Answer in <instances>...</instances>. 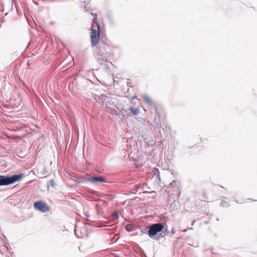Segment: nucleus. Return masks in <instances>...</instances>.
I'll return each mask as SVG.
<instances>
[{
    "label": "nucleus",
    "mask_w": 257,
    "mask_h": 257,
    "mask_svg": "<svg viewBox=\"0 0 257 257\" xmlns=\"http://www.w3.org/2000/svg\"><path fill=\"white\" fill-rule=\"evenodd\" d=\"M93 17V24L91 28V42L92 47L96 46L99 41L100 27L97 23V15L96 14L91 13Z\"/></svg>",
    "instance_id": "obj_1"
},
{
    "label": "nucleus",
    "mask_w": 257,
    "mask_h": 257,
    "mask_svg": "<svg viewBox=\"0 0 257 257\" xmlns=\"http://www.w3.org/2000/svg\"><path fill=\"white\" fill-rule=\"evenodd\" d=\"M24 174H15L12 176L0 175V186H6L19 181L23 177Z\"/></svg>",
    "instance_id": "obj_2"
},
{
    "label": "nucleus",
    "mask_w": 257,
    "mask_h": 257,
    "mask_svg": "<svg viewBox=\"0 0 257 257\" xmlns=\"http://www.w3.org/2000/svg\"><path fill=\"white\" fill-rule=\"evenodd\" d=\"M164 228L162 223H157L152 224L148 231V234L151 238L155 236L158 232L162 231Z\"/></svg>",
    "instance_id": "obj_3"
},
{
    "label": "nucleus",
    "mask_w": 257,
    "mask_h": 257,
    "mask_svg": "<svg viewBox=\"0 0 257 257\" xmlns=\"http://www.w3.org/2000/svg\"><path fill=\"white\" fill-rule=\"evenodd\" d=\"M34 206L36 209L42 212H46L50 210V207L48 205L41 201L35 202Z\"/></svg>",
    "instance_id": "obj_4"
},
{
    "label": "nucleus",
    "mask_w": 257,
    "mask_h": 257,
    "mask_svg": "<svg viewBox=\"0 0 257 257\" xmlns=\"http://www.w3.org/2000/svg\"><path fill=\"white\" fill-rule=\"evenodd\" d=\"M90 182L93 183H95L96 182L102 183V182H105V179L102 177H100V176L93 177H92L90 178H88L87 179H86V180L85 181H84V182Z\"/></svg>",
    "instance_id": "obj_5"
},
{
    "label": "nucleus",
    "mask_w": 257,
    "mask_h": 257,
    "mask_svg": "<svg viewBox=\"0 0 257 257\" xmlns=\"http://www.w3.org/2000/svg\"><path fill=\"white\" fill-rule=\"evenodd\" d=\"M101 56L100 54L97 55V62L99 64L103 65L105 64V63L106 62V59L105 58H101Z\"/></svg>",
    "instance_id": "obj_6"
},
{
    "label": "nucleus",
    "mask_w": 257,
    "mask_h": 257,
    "mask_svg": "<svg viewBox=\"0 0 257 257\" xmlns=\"http://www.w3.org/2000/svg\"><path fill=\"white\" fill-rule=\"evenodd\" d=\"M153 173H154V176H156V178L158 179V180L160 181L161 177H160V172H159V169L158 168H154Z\"/></svg>",
    "instance_id": "obj_7"
},
{
    "label": "nucleus",
    "mask_w": 257,
    "mask_h": 257,
    "mask_svg": "<svg viewBox=\"0 0 257 257\" xmlns=\"http://www.w3.org/2000/svg\"><path fill=\"white\" fill-rule=\"evenodd\" d=\"M143 98L148 105H152L153 102H152L151 99L148 95H144Z\"/></svg>",
    "instance_id": "obj_8"
},
{
    "label": "nucleus",
    "mask_w": 257,
    "mask_h": 257,
    "mask_svg": "<svg viewBox=\"0 0 257 257\" xmlns=\"http://www.w3.org/2000/svg\"><path fill=\"white\" fill-rule=\"evenodd\" d=\"M107 112L112 114V115H114L116 114V111L110 107H108L106 110Z\"/></svg>",
    "instance_id": "obj_9"
},
{
    "label": "nucleus",
    "mask_w": 257,
    "mask_h": 257,
    "mask_svg": "<svg viewBox=\"0 0 257 257\" xmlns=\"http://www.w3.org/2000/svg\"><path fill=\"white\" fill-rule=\"evenodd\" d=\"M125 229L127 231L131 232L134 229V227L131 224H127L125 226Z\"/></svg>",
    "instance_id": "obj_10"
},
{
    "label": "nucleus",
    "mask_w": 257,
    "mask_h": 257,
    "mask_svg": "<svg viewBox=\"0 0 257 257\" xmlns=\"http://www.w3.org/2000/svg\"><path fill=\"white\" fill-rule=\"evenodd\" d=\"M220 205L222 207H227L229 206V203L225 200H222Z\"/></svg>",
    "instance_id": "obj_11"
},
{
    "label": "nucleus",
    "mask_w": 257,
    "mask_h": 257,
    "mask_svg": "<svg viewBox=\"0 0 257 257\" xmlns=\"http://www.w3.org/2000/svg\"><path fill=\"white\" fill-rule=\"evenodd\" d=\"M131 112L134 113V115H137L139 113V110L138 108L134 107L131 108Z\"/></svg>",
    "instance_id": "obj_12"
},
{
    "label": "nucleus",
    "mask_w": 257,
    "mask_h": 257,
    "mask_svg": "<svg viewBox=\"0 0 257 257\" xmlns=\"http://www.w3.org/2000/svg\"><path fill=\"white\" fill-rule=\"evenodd\" d=\"M119 215L118 212H115L112 215V218L113 220L114 219H117L119 218Z\"/></svg>",
    "instance_id": "obj_13"
},
{
    "label": "nucleus",
    "mask_w": 257,
    "mask_h": 257,
    "mask_svg": "<svg viewBox=\"0 0 257 257\" xmlns=\"http://www.w3.org/2000/svg\"><path fill=\"white\" fill-rule=\"evenodd\" d=\"M146 186V185H145V184H140L137 185H136V187H137V191L138 190V189H141V188L143 190H144V187Z\"/></svg>",
    "instance_id": "obj_14"
},
{
    "label": "nucleus",
    "mask_w": 257,
    "mask_h": 257,
    "mask_svg": "<svg viewBox=\"0 0 257 257\" xmlns=\"http://www.w3.org/2000/svg\"><path fill=\"white\" fill-rule=\"evenodd\" d=\"M176 183V181L174 180L172 183L170 184V187H173L174 185V184Z\"/></svg>",
    "instance_id": "obj_15"
},
{
    "label": "nucleus",
    "mask_w": 257,
    "mask_h": 257,
    "mask_svg": "<svg viewBox=\"0 0 257 257\" xmlns=\"http://www.w3.org/2000/svg\"><path fill=\"white\" fill-rule=\"evenodd\" d=\"M192 229H193V228H192V227L188 228L187 229H185V230H183V231H185H185H187V230H192Z\"/></svg>",
    "instance_id": "obj_16"
},
{
    "label": "nucleus",
    "mask_w": 257,
    "mask_h": 257,
    "mask_svg": "<svg viewBox=\"0 0 257 257\" xmlns=\"http://www.w3.org/2000/svg\"><path fill=\"white\" fill-rule=\"evenodd\" d=\"M75 234L76 236L78 238H80V236H79L77 234L76 230H75Z\"/></svg>",
    "instance_id": "obj_17"
},
{
    "label": "nucleus",
    "mask_w": 257,
    "mask_h": 257,
    "mask_svg": "<svg viewBox=\"0 0 257 257\" xmlns=\"http://www.w3.org/2000/svg\"><path fill=\"white\" fill-rule=\"evenodd\" d=\"M50 182L52 183V185L53 186V183L54 182V180H51Z\"/></svg>",
    "instance_id": "obj_18"
},
{
    "label": "nucleus",
    "mask_w": 257,
    "mask_h": 257,
    "mask_svg": "<svg viewBox=\"0 0 257 257\" xmlns=\"http://www.w3.org/2000/svg\"><path fill=\"white\" fill-rule=\"evenodd\" d=\"M156 127H157V128H158V127H159V123H157V124H156Z\"/></svg>",
    "instance_id": "obj_19"
},
{
    "label": "nucleus",
    "mask_w": 257,
    "mask_h": 257,
    "mask_svg": "<svg viewBox=\"0 0 257 257\" xmlns=\"http://www.w3.org/2000/svg\"><path fill=\"white\" fill-rule=\"evenodd\" d=\"M194 223H195V221H193L192 223H191V225H193L194 224Z\"/></svg>",
    "instance_id": "obj_20"
},
{
    "label": "nucleus",
    "mask_w": 257,
    "mask_h": 257,
    "mask_svg": "<svg viewBox=\"0 0 257 257\" xmlns=\"http://www.w3.org/2000/svg\"><path fill=\"white\" fill-rule=\"evenodd\" d=\"M136 96H135L133 97V98H136Z\"/></svg>",
    "instance_id": "obj_21"
},
{
    "label": "nucleus",
    "mask_w": 257,
    "mask_h": 257,
    "mask_svg": "<svg viewBox=\"0 0 257 257\" xmlns=\"http://www.w3.org/2000/svg\"><path fill=\"white\" fill-rule=\"evenodd\" d=\"M33 2H34L35 4H37V3H35V1H34V0H33Z\"/></svg>",
    "instance_id": "obj_22"
}]
</instances>
